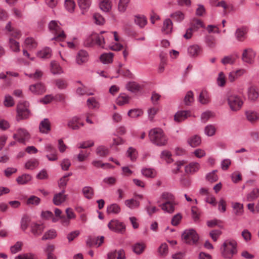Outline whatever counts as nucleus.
Listing matches in <instances>:
<instances>
[{"mask_svg":"<svg viewBox=\"0 0 259 259\" xmlns=\"http://www.w3.org/2000/svg\"><path fill=\"white\" fill-rule=\"evenodd\" d=\"M149 137L152 143L158 146L165 145L168 141V138L160 128L151 129L149 132Z\"/></svg>","mask_w":259,"mask_h":259,"instance_id":"1","label":"nucleus"},{"mask_svg":"<svg viewBox=\"0 0 259 259\" xmlns=\"http://www.w3.org/2000/svg\"><path fill=\"white\" fill-rule=\"evenodd\" d=\"M220 250L224 258L231 259L237 252V243L234 240H227L223 243Z\"/></svg>","mask_w":259,"mask_h":259,"instance_id":"2","label":"nucleus"},{"mask_svg":"<svg viewBox=\"0 0 259 259\" xmlns=\"http://www.w3.org/2000/svg\"><path fill=\"white\" fill-rule=\"evenodd\" d=\"M49 30L55 34L52 40L58 41L63 40L66 38V35L64 30L60 26V23L56 20L51 21L48 25Z\"/></svg>","mask_w":259,"mask_h":259,"instance_id":"3","label":"nucleus"},{"mask_svg":"<svg viewBox=\"0 0 259 259\" xmlns=\"http://www.w3.org/2000/svg\"><path fill=\"white\" fill-rule=\"evenodd\" d=\"M227 101L230 110L233 111H239L243 104V101L241 98L236 94L228 95Z\"/></svg>","mask_w":259,"mask_h":259,"instance_id":"4","label":"nucleus"},{"mask_svg":"<svg viewBox=\"0 0 259 259\" xmlns=\"http://www.w3.org/2000/svg\"><path fill=\"white\" fill-rule=\"evenodd\" d=\"M29 104L28 102H19L17 107V117L18 121L28 118L30 115V112L28 109Z\"/></svg>","mask_w":259,"mask_h":259,"instance_id":"5","label":"nucleus"},{"mask_svg":"<svg viewBox=\"0 0 259 259\" xmlns=\"http://www.w3.org/2000/svg\"><path fill=\"white\" fill-rule=\"evenodd\" d=\"M104 33V31L101 32L100 34H97V38H96L95 45H97L99 47L104 49H111L113 50L118 51L121 50L122 46L119 44H116L115 46H110L105 37L102 34Z\"/></svg>","mask_w":259,"mask_h":259,"instance_id":"6","label":"nucleus"},{"mask_svg":"<svg viewBox=\"0 0 259 259\" xmlns=\"http://www.w3.org/2000/svg\"><path fill=\"white\" fill-rule=\"evenodd\" d=\"M182 238L184 241L189 244L196 243L199 239L198 235L195 230L191 229L186 230L182 234Z\"/></svg>","mask_w":259,"mask_h":259,"instance_id":"7","label":"nucleus"},{"mask_svg":"<svg viewBox=\"0 0 259 259\" xmlns=\"http://www.w3.org/2000/svg\"><path fill=\"white\" fill-rule=\"evenodd\" d=\"M13 138L20 143L25 144L30 137L29 132L24 128H19L16 133L13 136Z\"/></svg>","mask_w":259,"mask_h":259,"instance_id":"8","label":"nucleus"},{"mask_svg":"<svg viewBox=\"0 0 259 259\" xmlns=\"http://www.w3.org/2000/svg\"><path fill=\"white\" fill-rule=\"evenodd\" d=\"M249 27L246 25L238 27L234 32V37L238 42H243L247 37Z\"/></svg>","mask_w":259,"mask_h":259,"instance_id":"9","label":"nucleus"},{"mask_svg":"<svg viewBox=\"0 0 259 259\" xmlns=\"http://www.w3.org/2000/svg\"><path fill=\"white\" fill-rule=\"evenodd\" d=\"M256 53L250 48L243 50L241 59L243 62L248 64H252L254 62Z\"/></svg>","mask_w":259,"mask_h":259,"instance_id":"10","label":"nucleus"},{"mask_svg":"<svg viewBox=\"0 0 259 259\" xmlns=\"http://www.w3.org/2000/svg\"><path fill=\"white\" fill-rule=\"evenodd\" d=\"M108 228L112 231L118 232L122 233L125 230L124 225L117 221V220H112L108 224Z\"/></svg>","mask_w":259,"mask_h":259,"instance_id":"11","label":"nucleus"},{"mask_svg":"<svg viewBox=\"0 0 259 259\" xmlns=\"http://www.w3.org/2000/svg\"><path fill=\"white\" fill-rule=\"evenodd\" d=\"M89 59L88 53L83 50H79L76 54L75 62L78 65H81L87 63Z\"/></svg>","mask_w":259,"mask_h":259,"instance_id":"12","label":"nucleus"},{"mask_svg":"<svg viewBox=\"0 0 259 259\" xmlns=\"http://www.w3.org/2000/svg\"><path fill=\"white\" fill-rule=\"evenodd\" d=\"M191 115V111L189 110H181L178 111L174 116V120L176 122H180Z\"/></svg>","mask_w":259,"mask_h":259,"instance_id":"13","label":"nucleus"},{"mask_svg":"<svg viewBox=\"0 0 259 259\" xmlns=\"http://www.w3.org/2000/svg\"><path fill=\"white\" fill-rule=\"evenodd\" d=\"M64 193L65 190H62L60 192L54 195L53 202L55 205H60L66 201L67 195H65Z\"/></svg>","mask_w":259,"mask_h":259,"instance_id":"14","label":"nucleus"},{"mask_svg":"<svg viewBox=\"0 0 259 259\" xmlns=\"http://www.w3.org/2000/svg\"><path fill=\"white\" fill-rule=\"evenodd\" d=\"M29 90L33 94L41 95L45 92L46 89L41 83H37L30 85L29 87Z\"/></svg>","mask_w":259,"mask_h":259,"instance_id":"15","label":"nucleus"},{"mask_svg":"<svg viewBox=\"0 0 259 259\" xmlns=\"http://www.w3.org/2000/svg\"><path fill=\"white\" fill-rule=\"evenodd\" d=\"M39 132L42 134H47L51 130V122L48 118H44L39 124Z\"/></svg>","mask_w":259,"mask_h":259,"instance_id":"16","label":"nucleus"},{"mask_svg":"<svg viewBox=\"0 0 259 259\" xmlns=\"http://www.w3.org/2000/svg\"><path fill=\"white\" fill-rule=\"evenodd\" d=\"M245 115L247 120L252 124H254L259 120V113L254 110H247Z\"/></svg>","mask_w":259,"mask_h":259,"instance_id":"17","label":"nucleus"},{"mask_svg":"<svg viewBox=\"0 0 259 259\" xmlns=\"http://www.w3.org/2000/svg\"><path fill=\"white\" fill-rule=\"evenodd\" d=\"M78 6L82 14L84 15L90 9L92 0H77Z\"/></svg>","mask_w":259,"mask_h":259,"instance_id":"18","label":"nucleus"},{"mask_svg":"<svg viewBox=\"0 0 259 259\" xmlns=\"http://www.w3.org/2000/svg\"><path fill=\"white\" fill-rule=\"evenodd\" d=\"M200 168V165L197 162H191L185 167V172L188 174H193Z\"/></svg>","mask_w":259,"mask_h":259,"instance_id":"19","label":"nucleus"},{"mask_svg":"<svg viewBox=\"0 0 259 259\" xmlns=\"http://www.w3.org/2000/svg\"><path fill=\"white\" fill-rule=\"evenodd\" d=\"M247 93L248 99L251 101H255L259 96L258 89L254 86L249 87Z\"/></svg>","mask_w":259,"mask_h":259,"instance_id":"20","label":"nucleus"},{"mask_svg":"<svg viewBox=\"0 0 259 259\" xmlns=\"http://www.w3.org/2000/svg\"><path fill=\"white\" fill-rule=\"evenodd\" d=\"M187 143L192 148L198 147L201 143V138L198 135H193L187 139Z\"/></svg>","mask_w":259,"mask_h":259,"instance_id":"21","label":"nucleus"},{"mask_svg":"<svg viewBox=\"0 0 259 259\" xmlns=\"http://www.w3.org/2000/svg\"><path fill=\"white\" fill-rule=\"evenodd\" d=\"M68 126L73 130H78L80 126H83V123L79 122V118L74 116L68 122Z\"/></svg>","mask_w":259,"mask_h":259,"instance_id":"22","label":"nucleus"},{"mask_svg":"<svg viewBox=\"0 0 259 259\" xmlns=\"http://www.w3.org/2000/svg\"><path fill=\"white\" fill-rule=\"evenodd\" d=\"M45 227L42 224L32 223L31 225V232L35 236L40 235L44 231Z\"/></svg>","mask_w":259,"mask_h":259,"instance_id":"23","label":"nucleus"},{"mask_svg":"<svg viewBox=\"0 0 259 259\" xmlns=\"http://www.w3.org/2000/svg\"><path fill=\"white\" fill-rule=\"evenodd\" d=\"M36 56L37 57L43 59L50 58L52 56V50L50 48L46 47L38 51Z\"/></svg>","mask_w":259,"mask_h":259,"instance_id":"24","label":"nucleus"},{"mask_svg":"<svg viewBox=\"0 0 259 259\" xmlns=\"http://www.w3.org/2000/svg\"><path fill=\"white\" fill-rule=\"evenodd\" d=\"M162 31L166 34H170L172 30V22L170 19H166L163 21Z\"/></svg>","mask_w":259,"mask_h":259,"instance_id":"25","label":"nucleus"},{"mask_svg":"<svg viewBox=\"0 0 259 259\" xmlns=\"http://www.w3.org/2000/svg\"><path fill=\"white\" fill-rule=\"evenodd\" d=\"M50 71L53 74H60L63 72L60 64L55 61H52L50 63Z\"/></svg>","mask_w":259,"mask_h":259,"instance_id":"26","label":"nucleus"},{"mask_svg":"<svg viewBox=\"0 0 259 259\" xmlns=\"http://www.w3.org/2000/svg\"><path fill=\"white\" fill-rule=\"evenodd\" d=\"M201 52V48L197 45H192L188 48V53L191 57H196L198 56Z\"/></svg>","mask_w":259,"mask_h":259,"instance_id":"27","label":"nucleus"},{"mask_svg":"<svg viewBox=\"0 0 259 259\" xmlns=\"http://www.w3.org/2000/svg\"><path fill=\"white\" fill-rule=\"evenodd\" d=\"M100 9L104 12H109L112 8V2L110 0H101L99 4Z\"/></svg>","mask_w":259,"mask_h":259,"instance_id":"28","label":"nucleus"},{"mask_svg":"<svg viewBox=\"0 0 259 259\" xmlns=\"http://www.w3.org/2000/svg\"><path fill=\"white\" fill-rule=\"evenodd\" d=\"M170 17L174 21L180 23L185 19V15L181 11H177L172 13L170 14Z\"/></svg>","mask_w":259,"mask_h":259,"instance_id":"29","label":"nucleus"},{"mask_svg":"<svg viewBox=\"0 0 259 259\" xmlns=\"http://www.w3.org/2000/svg\"><path fill=\"white\" fill-rule=\"evenodd\" d=\"M24 45L28 50L35 49L37 46V43L34 39L32 37H28L25 39Z\"/></svg>","mask_w":259,"mask_h":259,"instance_id":"30","label":"nucleus"},{"mask_svg":"<svg viewBox=\"0 0 259 259\" xmlns=\"http://www.w3.org/2000/svg\"><path fill=\"white\" fill-rule=\"evenodd\" d=\"M232 206L234 213L237 216L241 215L243 213V205L239 202H232Z\"/></svg>","mask_w":259,"mask_h":259,"instance_id":"31","label":"nucleus"},{"mask_svg":"<svg viewBox=\"0 0 259 259\" xmlns=\"http://www.w3.org/2000/svg\"><path fill=\"white\" fill-rule=\"evenodd\" d=\"M146 248V244L143 242H137L133 246V250L136 254H142Z\"/></svg>","mask_w":259,"mask_h":259,"instance_id":"32","label":"nucleus"},{"mask_svg":"<svg viewBox=\"0 0 259 259\" xmlns=\"http://www.w3.org/2000/svg\"><path fill=\"white\" fill-rule=\"evenodd\" d=\"M198 100L202 104H207L210 102L209 95L206 90L201 91L199 95Z\"/></svg>","mask_w":259,"mask_h":259,"instance_id":"33","label":"nucleus"},{"mask_svg":"<svg viewBox=\"0 0 259 259\" xmlns=\"http://www.w3.org/2000/svg\"><path fill=\"white\" fill-rule=\"evenodd\" d=\"M237 58V56L235 55L231 54L227 56H224L221 60V63L223 65H227V64H233Z\"/></svg>","mask_w":259,"mask_h":259,"instance_id":"34","label":"nucleus"},{"mask_svg":"<svg viewBox=\"0 0 259 259\" xmlns=\"http://www.w3.org/2000/svg\"><path fill=\"white\" fill-rule=\"evenodd\" d=\"M64 8L65 10L70 13L74 12L76 4L74 0H65L64 1Z\"/></svg>","mask_w":259,"mask_h":259,"instance_id":"35","label":"nucleus"},{"mask_svg":"<svg viewBox=\"0 0 259 259\" xmlns=\"http://www.w3.org/2000/svg\"><path fill=\"white\" fill-rule=\"evenodd\" d=\"M97 33H93L87 36L84 40V45L87 47H93L95 45Z\"/></svg>","mask_w":259,"mask_h":259,"instance_id":"36","label":"nucleus"},{"mask_svg":"<svg viewBox=\"0 0 259 259\" xmlns=\"http://www.w3.org/2000/svg\"><path fill=\"white\" fill-rule=\"evenodd\" d=\"M130 0H119L118 11L120 14H123L126 11Z\"/></svg>","mask_w":259,"mask_h":259,"instance_id":"37","label":"nucleus"},{"mask_svg":"<svg viewBox=\"0 0 259 259\" xmlns=\"http://www.w3.org/2000/svg\"><path fill=\"white\" fill-rule=\"evenodd\" d=\"M9 45L11 50L14 52H19L20 51V44L12 38H10L9 40Z\"/></svg>","mask_w":259,"mask_h":259,"instance_id":"38","label":"nucleus"},{"mask_svg":"<svg viewBox=\"0 0 259 259\" xmlns=\"http://www.w3.org/2000/svg\"><path fill=\"white\" fill-rule=\"evenodd\" d=\"M259 197V189L254 188L249 193L246 195L244 200L247 201H252Z\"/></svg>","mask_w":259,"mask_h":259,"instance_id":"39","label":"nucleus"},{"mask_svg":"<svg viewBox=\"0 0 259 259\" xmlns=\"http://www.w3.org/2000/svg\"><path fill=\"white\" fill-rule=\"evenodd\" d=\"M82 192L84 196L88 199H92L94 194V189L90 186H85L82 189Z\"/></svg>","mask_w":259,"mask_h":259,"instance_id":"40","label":"nucleus"},{"mask_svg":"<svg viewBox=\"0 0 259 259\" xmlns=\"http://www.w3.org/2000/svg\"><path fill=\"white\" fill-rule=\"evenodd\" d=\"M126 88L127 90L133 93L137 92L141 89V85L134 81L128 82L126 84Z\"/></svg>","mask_w":259,"mask_h":259,"instance_id":"41","label":"nucleus"},{"mask_svg":"<svg viewBox=\"0 0 259 259\" xmlns=\"http://www.w3.org/2000/svg\"><path fill=\"white\" fill-rule=\"evenodd\" d=\"M32 179V177L28 174H24L18 177L16 181L19 185H24L28 183Z\"/></svg>","mask_w":259,"mask_h":259,"instance_id":"42","label":"nucleus"},{"mask_svg":"<svg viewBox=\"0 0 259 259\" xmlns=\"http://www.w3.org/2000/svg\"><path fill=\"white\" fill-rule=\"evenodd\" d=\"M142 175L147 178H154L156 175V170L151 168H144L141 170Z\"/></svg>","mask_w":259,"mask_h":259,"instance_id":"43","label":"nucleus"},{"mask_svg":"<svg viewBox=\"0 0 259 259\" xmlns=\"http://www.w3.org/2000/svg\"><path fill=\"white\" fill-rule=\"evenodd\" d=\"M39 164L38 160L36 159H31L27 161L25 164V167L27 169L32 170L36 168Z\"/></svg>","mask_w":259,"mask_h":259,"instance_id":"44","label":"nucleus"},{"mask_svg":"<svg viewBox=\"0 0 259 259\" xmlns=\"http://www.w3.org/2000/svg\"><path fill=\"white\" fill-rule=\"evenodd\" d=\"M143 114V111L141 109H132L128 111V116L133 118H137L141 116Z\"/></svg>","mask_w":259,"mask_h":259,"instance_id":"45","label":"nucleus"},{"mask_svg":"<svg viewBox=\"0 0 259 259\" xmlns=\"http://www.w3.org/2000/svg\"><path fill=\"white\" fill-rule=\"evenodd\" d=\"M87 105L90 109H98L100 107L99 102L94 97L89 98L87 101Z\"/></svg>","mask_w":259,"mask_h":259,"instance_id":"46","label":"nucleus"},{"mask_svg":"<svg viewBox=\"0 0 259 259\" xmlns=\"http://www.w3.org/2000/svg\"><path fill=\"white\" fill-rule=\"evenodd\" d=\"M161 209L168 213H172L175 210V205L169 201L163 203L161 205Z\"/></svg>","mask_w":259,"mask_h":259,"instance_id":"47","label":"nucleus"},{"mask_svg":"<svg viewBox=\"0 0 259 259\" xmlns=\"http://www.w3.org/2000/svg\"><path fill=\"white\" fill-rule=\"evenodd\" d=\"M124 204L130 209H135L139 207L140 202L138 200L132 198L126 200L124 201Z\"/></svg>","mask_w":259,"mask_h":259,"instance_id":"48","label":"nucleus"},{"mask_svg":"<svg viewBox=\"0 0 259 259\" xmlns=\"http://www.w3.org/2000/svg\"><path fill=\"white\" fill-rule=\"evenodd\" d=\"M120 211V208L119 206L116 203L110 204L107 207V212L108 214H117Z\"/></svg>","mask_w":259,"mask_h":259,"instance_id":"49","label":"nucleus"},{"mask_svg":"<svg viewBox=\"0 0 259 259\" xmlns=\"http://www.w3.org/2000/svg\"><path fill=\"white\" fill-rule=\"evenodd\" d=\"M135 22L140 28H143L147 24V20L144 16H136Z\"/></svg>","mask_w":259,"mask_h":259,"instance_id":"50","label":"nucleus"},{"mask_svg":"<svg viewBox=\"0 0 259 259\" xmlns=\"http://www.w3.org/2000/svg\"><path fill=\"white\" fill-rule=\"evenodd\" d=\"M96 154L100 157H105L109 153V149L104 146H99L96 150Z\"/></svg>","mask_w":259,"mask_h":259,"instance_id":"51","label":"nucleus"},{"mask_svg":"<svg viewBox=\"0 0 259 259\" xmlns=\"http://www.w3.org/2000/svg\"><path fill=\"white\" fill-rule=\"evenodd\" d=\"M130 97L125 94H120L116 99L117 104L122 106L129 102Z\"/></svg>","mask_w":259,"mask_h":259,"instance_id":"52","label":"nucleus"},{"mask_svg":"<svg viewBox=\"0 0 259 259\" xmlns=\"http://www.w3.org/2000/svg\"><path fill=\"white\" fill-rule=\"evenodd\" d=\"M113 56L112 53H104L101 56L100 60L103 63L108 64L112 62Z\"/></svg>","mask_w":259,"mask_h":259,"instance_id":"53","label":"nucleus"},{"mask_svg":"<svg viewBox=\"0 0 259 259\" xmlns=\"http://www.w3.org/2000/svg\"><path fill=\"white\" fill-rule=\"evenodd\" d=\"M160 158L165 160L168 163H170L172 161L171 153L167 150H165L161 152L160 154Z\"/></svg>","mask_w":259,"mask_h":259,"instance_id":"54","label":"nucleus"},{"mask_svg":"<svg viewBox=\"0 0 259 259\" xmlns=\"http://www.w3.org/2000/svg\"><path fill=\"white\" fill-rule=\"evenodd\" d=\"M216 132V128L212 124H208L204 128V133L208 137H211L214 135Z\"/></svg>","mask_w":259,"mask_h":259,"instance_id":"55","label":"nucleus"},{"mask_svg":"<svg viewBox=\"0 0 259 259\" xmlns=\"http://www.w3.org/2000/svg\"><path fill=\"white\" fill-rule=\"evenodd\" d=\"M126 156L129 157L131 160L134 161L137 159L138 152L136 149L131 147L126 151Z\"/></svg>","mask_w":259,"mask_h":259,"instance_id":"56","label":"nucleus"},{"mask_svg":"<svg viewBox=\"0 0 259 259\" xmlns=\"http://www.w3.org/2000/svg\"><path fill=\"white\" fill-rule=\"evenodd\" d=\"M57 236L56 230L51 229L46 232L42 237V240H46L48 239H52L55 238Z\"/></svg>","mask_w":259,"mask_h":259,"instance_id":"57","label":"nucleus"},{"mask_svg":"<svg viewBox=\"0 0 259 259\" xmlns=\"http://www.w3.org/2000/svg\"><path fill=\"white\" fill-rule=\"evenodd\" d=\"M214 116V113L210 111H206L202 113L201 116V121L203 123L207 122L210 118Z\"/></svg>","mask_w":259,"mask_h":259,"instance_id":"58","label":"nucleus"},{"mask_svg":"<svg viewBox=\"0 0 259 259\" xmlns=\"http://www.w3.org/2000/svg\"><path fill=\"white\" fill-rule=\"evenodd\" d=\"M158 252L160 255L166 256L168 252V246L166 243H162L158 248Z\"/></svg>","mask_w":259,"mask_h":259,"instance_id":"59","label":"nucleus"},{"mask_svg":"<svg viewBox=\"0 0 259 259\" xmlns=\"http://www.w3.org/2000/svg\"><path fill=\"white\" fill-rule=\"evenodd\" d=\"M158 111V109L156 107H152L149 108L147 110L148 119L151 121H153Z\"/></svg>","mask_w":259,"mask_h":259,"instance_id":"60","label":"nucleus"},{"mask_svg":"<svg viewBox=\"0 0 259 259\" xmlns=\"http://www.w3.org/2000/svg\"><path fill=\"white\" fill-rule=\"evenodd\" d=\"M56 87L60 90L65 89L68 85L67 81L64 79L59 78L55 81Z\"/></svg>","mask_w":259,"mask_h":259,"instance_id":"61","label":"nucleus"},{"mask_svg":"<svg viewBox=\"0 0 259 259\" xmlns=\"http://www.w3.org/2000/svg\"><path fill=\"white\" fill-rule=\"evenodd\" d=\"M194 101L193 93L192 91H188L184 99V103L186 105H190Z\"/></svg>","mask_w":259,"mask_h":259,"instance_id":"62","label":"nucleus"},{"mask_svg":"<svg viewBox=\"0 0 259 259\" xmlns=\"http://www.w3.org/2000/svg\"><path fill=\"white\" fill-rule=\"evenodd\" d=\"M40 202V199L37 196H31L27 200V205H38Z\"/></svg>","mask_w":259,"mask_h":259,"instance_id":"63","label":"nucleus"},{"mask_svg":"<svg viewBox=\"0 0 259 259\" xmlns=\"http://www.w3.org/2000/svg\"><path fill=\"white\" fill-rule=\"evenodd\" d=\"M22 245V242L17 241L14 245L11 246V252L13 254L18 252L21 250Z\"/></svg>","mask_w":259,"mask_h":259,"instance_id":"64","label":"nucleus"}]
</instances>
